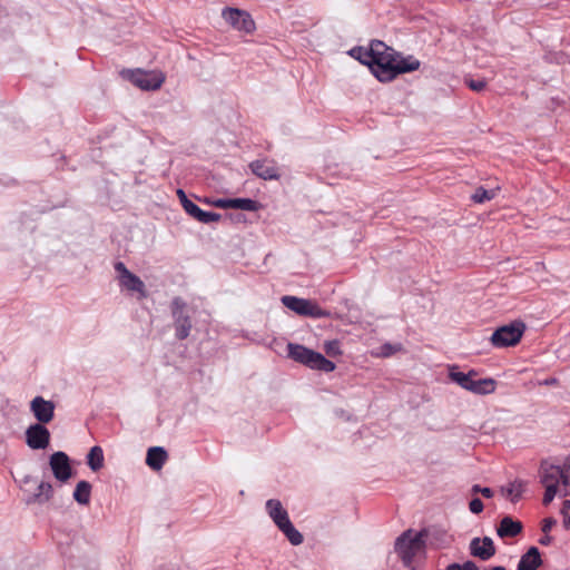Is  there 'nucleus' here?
Listing matches in <instances>:
<instances>
[{
    "label": "nucleus",
    "instance_id": "1",
    "mask_svg": "<svg viewBox=\"0 0 570 570\" xmlns=\"http://www.w3.org/2000/svg\"><path fill=\"white\" fill-rule=\"evenodd\" d=\"M371 57L368 68L374 77L381 82H389L395 79L394 62L399 52L381 40H372L370 43Z\"/></svg>",
    "mask_w": 570,
    "mask_h": 570
},
{
    "label": "nucleus",
    "instance_id": "2",
    "mask_svg": "<svg viewBox=\"0 0 570 570\" xmlns=\"http://www.w3.org/2000/svg\"><path fill=\"white\" fill-rule=\"evenodd\" d=\"M426 537V529H422L417 532L412 529H407L396 538L394 542V551L397 553L405 568L415 570L413 561L417 554L425 552Z\"/></svg>",
    "mask_w": 570,
    "mask_h": 570
},
{
    "label": "nucleus",
    "instance_id": "3",
    "mask_svg": "<svg viewBox=\"0 0 570 570\" xmlns=\"http://www.w3.org/2000/svg\"><path fill=\"white\" fill-rule=\"evenodd\" d=\"M287 351L288 357L312 370L330 373L333 372L336 367L335 363L326 358L323 354L313 351L304 345L288 343Z\"/></svg>",
    "mask_w": 570,
    "mask_h": 570
},
{
    "label": "nucleus",
    "instance_id": "4",
    "mask_svg": "<svg viewBox=\"0 0 570 570\" xmlns=\"http://www.w3.org/2000/svg\"><path fill=\"white\" fill-rule=\"evenodd\" d=\"M282 304L296 313L299 316L312 317V318H325L331 315V313L324 308H322L317 303L292 295H285L281 298Z\"/></svg>",
    "mask_w": 570,
    "mask_h": 570
},
{
    "label": "nucleus",
    "instance_id": "5",
    "mask_svg": "<svg viewBox=\"0 0 570 570\" xmlns=\"http://www.w3.org/2000/svg\"><path fill=\"white\" fill-rule=\"evenodd\" d=\"M170 308L175 336L177 340L184 341L189 336L193 327L191 317L187 312V304L181 297L177 296L173 298Z\"/></svg>",
    "mask_w": 570,
    "mask_h": 570
},
{
    "label": "nucleus",
    "instance_id": "6",
    "mask_svg": "<svg viewBox=\"0 0 570 570\" xmlns=\"http://www.w3.org/2000/svg\"><path fill=\"white\" fill-rule=\"evenodd\" d=\"M525 325L521 321H514L497 328L491 335V343L495 347H508L518 344L524 333Z\"/></svg>",
    "mask_w": 570,
    "mask_h": 570
},
{
    "label": "nucleus",
    "instance_id": "7",
    "mask_svg": "<svg viewBox=\"0 0 570 570\" xmlns=\"http://www.w3.org/2000/svg\"><path fill=\"white\" fill-rule=\"evenodd\" d=\"M224 20L234 29L245 33H252L255 30V22L250 14L240 9L225 8L222 12Z\"/></svg>",
    "mask_w": 570,
    "mask_h": 570
},
{
    "label": "nucleus",
    "instance_id": "8",
    "mask_svg": "<svg viewBox=\"0 0 570 570\" xmlns=\"http://www.w3.org/2000/svg\"><path fill=\"white\" fill-rule=\"evenodd\" d=\"M24 441L31 450H45L50 444V431L43 424L33 423L27 428Z\"/></svg>",
    "mask_w": 570,
    "mask_h": 570
},
{
    "label": "nucleus",
    "instance_id": "9",
    "mask_svg": "<svg viewBox=\"0 0 570 570\" xmlns=\"http://www.w3.org/2000/svg\"><path fill=\"white\" fill-rule=\"evenodd\" d=\"M49 465L53 476L60 482H67L72 475L70 459L62 451H57L50 455Z\"/></svg>",
    "mask_w": 570,
    "mask_h": 570
},
{
    "label": "nucleus",
    "instance_id": "10",
    "mask_svg": "<svg viewBox=\"0 0 570 570\" xmlns=\"http://www.w3.org/2000/svg\"><path fill=\"white\" fill-rule=\"evenodd\" d=\"M55 409L56 405L52 401L45 400L40 395L33 397L30 402V411L37 420L36 423L43 425L52 421L55 416Z\"/></svg>",
    "mask_w": 570,
    "mask_h": 570
},
{
    "label": "nucleus",
    "instance_id": "11",
    "mask_svg": "<svg viewBox=\"0 0 570 570\" xmlns=\"http://www.w3.org/2000/svg\"><path fill=\"white\" fill-rule=\"evenodd\" d=\"M471 556L479 558L482 561L491 559L495 552V546L490 537L473 538L469 546Z\"/></svg>",
    "mask_w": 570,
    "mask_h": 570
},
{
    "label": "nucleus",
    "instance_id": "12",
    "mask_svg": "<svg viewBox=\"0 0 570 570\" xmlns=\"http://www.w3.org/2000/svg\"><path fill=\"white\" fill-rule=\"evenodd\" d=\"M248 166L250 171L261 179L277 180L281 177L278 168L275 166L273 160L256 159L250 161Z\"/></svg>",
    "mask_w": 570,
    "mask_h": 570
},
{
    "label": "nucleus",
    "instance_id": "13",
    "mask_svg": "<svg viewBox=\"0 0 570 570\" xmlns=\"http://www.w3.org/2000/svg\"><path fill=\"white\" fill-rule=\"evenodd\" d=\"M540 482L547 487L552 484L558 488L560 483L563 484V473L560 465L550 464L543 461L540 465Z\"/></svg>",
    "mask_w": 570,
    "mask_h": 570
},
{
    "label": "nucleus",
    "instance_id": "14",
    "mask_svg": "<svg viewBox=\"0 0 570 570\" xmlns=\"http://www.w3.org/2000/svg\"><path fill=\"white\" fill-rule=\"evenodd\" d=\"M184 210L194 219L198 220L203 224H209L214 222H218L222 218L219 213L215 212H206L203 210L198 205H196L193 200H190L185 207Z\"/></svg>",
    "mask_w": 570,
    "mask_h": 570
},
{
    "label": "nucleus",
    "instance_id": "15",
    "mask_svg": "<svg viewBox=\"0 0 570 570\" xmlns=\"http://www.w3.org/2000/svg\"><path fill=\"white\" fill-rule=\"evenodd\" d=\"M523 525L520 521L514 520L510 515H505L501 519L498 528L497 534L500 538H514L522 532Z\"/></svg>",
    "mask_w": 570,
    "mask_h": 570
},
{
    "label": "nucleus",
    "instance_id": "16",
    "mask_svg": "<svg viewBox=\"0 0 570 570\" xmlns=\"http://www.w3.org/2000/svg\"><path fill=\"white\" fill-rule=\"evenodd\" d=\"M542 562L540 550L533 546L521 556L517 570H537L542 566Z\"/></svg>",
    "mask_w": 570,
    "mask_h": 570
},
{
    "label": "nucleus",
    "instance_id": "17",
    "mask_svg": "<svg viewBox=\"0 0 570 570\" xmlns=\"http://www.w3.org/2000/svg\"><path fill=\"white\" fill-rule=\"evenodd\" d=\"M131 81L134 85L144 90H156L160 88L164 79L158 77H153L147 72L138 70L132 75Z\"/></svg>",
    "mask_w": 570,
    "mask_h": 570
},
{
    "label": "nucleus",
    "instance_id": "18",
    "mask_svg": "<svg viewBox=\"0 0 570 570\" xmlns=\"http://www.w3.org/2000/svg\"><path fill=\"white\" fill-rule=\"evenodd\" d=\"M420 66V60L416 59L414 56L409 55L406 57H403L401 56V53H399V58H395L393 72H395L396 78L399 75L417 70Z\"/></svg>",
    "mask_w": 570,
    "mask_h": 570
},
{
    "label": "nucleus",
    "instance_id": "19",
    "mask_svg": "<svg viewBox=\"0 0 570 570\" xmlns=\"http://www.w3.org/2000/svg\"><path fill=\"white\" fill-rule=\"evenodd\" d=\"M168 458L167 451L163 446H151L147 451L146 464L155 470H160Z\"/></svg>",
    "mask_w": 570,
    "mask_h": 570
},
{
    "label": "nucleus",
    "instance_id": "20",
    "mask_svg": "<svg viewBox=\"0 0 570 570\" xmlns=\"http://www.w3.org/2000/svg\"><path fill=\"white\" fill-rule=\"evenodd\" d=\"M53 495V488L49 482L41 481L38 485L37 492L28 497L26 502L32 503H45L49 501Z\"/></svg>",
    "mask_w": 570,
    "mask_h": 570
},
{
    "label": "nucleus",
    "instance_id": "21",
    "mask_svg": "<svg viewBox=\"0 0 570 570\" xmlns=\"http://www.w3.org/2000/svg\"><path fill=\"white\" fill-rule=\"evenodd\" d=\"M119 285H120V287L127 289L128 292L138 293L139 298H146L147 297L146 286L144 284V282L140 279L139 276H137L134 273H131Z\"/></svg>",
    "mask_w": 570,
    "mask_h": 570
},
{
    "label": "nucleus",
    "instance_id": "22",
    "mask_svg": "<svg viewBox=\"0 0 570 570\" xmlns=\"http://www.w3.org/2000/svg\"><path fill=\"white\" fill-rule=\"evenodd\" d=\"M475 375H476V373L473 370H471L468 373H463V372L455 371V367H453L449 372L450 380L469 392L471 390L472 381Z\"/></svg>",
    "mask_w": 570,
    "mask_h": 570
},
{
    "label": "nucleus",
    "instance_id": "23",
    "mask_svg": "<svg viewBox=\"0 0 570 570\" xmlns=\"http://www.w3.org/2000/svg\"><path fill=\"white\" fill-rule=\"evenodd\" d=\"M497 382L491 377L475 380L473 377L470 392L478 395L491 394L495 391Z\"/></svg>",
    "mask_w": 570,
    "mask_h": 570
},
{
    "label": "nucleus",
    "instance_id": "24",
    "mask_svg": "<svg viewBox=\"0 0 570 570\" xmlns=\"http://www.w3.org/2000/svg\"><path fill=\"white\" fill-rule=\"evenodd\" d=\"M91 489L90 482L85 480L79 481L72 494L73 500L82 505L88 504L90 502Z\"/></svg>",
    "mask_w": 570,
    "mask_h": 570
},
{
    "label": "nucleus",
    "instance_id": "25",
    "mask_svg": "<svg viewBox=\"0 0 570 570\" xmlns=\"http://www.w3.org/2000/svg\"><path fill=\"white\" fill-rule=\"evenodd\" d=\"M525 488V483L521 480H514L510 482L508 485L501 489L502 493L511 500V502L515 503L523 494Z\"/></svg>",
    "mask_w": 570,
    "mask_h": 570
},
{
    "label": "nucleus",
    "instance_id": "26",
    "mask_svg": "<svg viewBox=\"0 0 570 570\" xmlns=\"http://www.w3.org/2000/svg\"><path fill=\"white\" fill-rule=\"evenodd\" d=\"M261 207V203L252 198H230L229 208L257 212Z\"/></svg>",
    "mask_w": 570,
    "mask_h": 570
},
{
    "label": "nucleus",
    "instance_id": "27",
    "mask_svg": "<svg viewBox=\"0 0 570 570\" xmlns=\"http://www.w3.org/2000/svg\"><path fill=\"white\" fill-rule=\"evenodd\" d=\"M87 464L95 472L104 466V451L99 445L90 449L87 454Z\"/></svg>",
    "mask_w": 570,
    "mask_h": 570
},
{
    "label": "nucleus",
    "instance_id": "28",
    "mask_svg": "<svg viewBox=\"0 0 570 570\" xmlns=\"http://www.w3.org/2000/svg\"><path fill=\"white\" fill-rule=\"evenodd\" d=\"M279 531L286 537V539L293 546H299L304 541L303 534L294 527L292 521L284 525L283 529H279Z\"/></svg>",
    "mask_w": 570,
    "mask_h": 570
},
{
    "label": "nucleus",
    "instance_id": "29",
    "mask_svg": "<svg viewBox=\"0 0 570 570\" xmlns=\"http://www.w3.org/2000/svg\"><path fill=\"white\" fill-rule=\"evenodd\" d=\"M366 53H370V47L364 48L362 46H356L348 51V55L352 58L368 67L372 56H367Z\"/></svg>",
    "mask_w": 570,
    "mask_h": 570
},
{
    "label": "nucleus",
    "instance_id": "30",
    "mask_svg": "<svg viewBox=\"0 0 570 570\" xmlns=\"http://www.w3.org/2000/svg\"><path fill=\"white\" fill-rule=\"evenodd\" d=\"M495 191L492 189H485L483 187H479L475 189L474 194L471 196L474 203L481 204L487 200H491L494 198Z\"/></svg>",
    "mask_w": 570,
    "mask_h": 570
},
{
    "label": "nucleus",
    "instance_id": "31",
    "mask_svg": "<svg viewBox=\"0 0 570 570\" xmlns=\"http://www.w3.org/2000/svg\"><path fill=\"white\" fill-rule=\"evenodd\" d=\"M265 509L269 518L272 519L274 515L278 514L279 512H283L285 510L283 508V504L277 499H269L265 503Z\"/></svg>",
    "mask_w": 570,
    "mask_h": 570
},
{
    "label": "nucleus",
    "instance_id": "32",
    "mask_svg": "<svg viewBox=\"0 0 570 570\" xmlns=\"http://www.w3.org/2000/svg\"><path fill=\"white\" fill-rule=\"evenodd\" d=\"M562 473H563V485H564V492L563 495H570V456L566 458L562 466Z\"/></svg>",
    "mask_w": 570,
    "mask_h": 570
},
{
    "label": "nucleus",
    "instance_id": "33",
    "mask_svg": "<svg viewBox=\"0 0 570 570\" xmlns=\"http://www.w3.org/2000/svg\"><path fill=\"white\" fill-rule=\"evenodd\" d=\"M445 570H479V567L475 562L468 560L463 563H451L445 568Z\"/></svg>",
    "mask_w": 570,
    "mask_h": 570
},
{
    "label": "nucleus",
    "instance_id": "34",
    "mask_svg": "<svg viewBox=\"0 0 570 570\" xmlns=\"http://www.w3.org/2000/svg\"><path fill=\"white\" fill-rule=\"evenodd\" d=\"M114 268L117 272L119 284L131 274V272L126 267L125 263L120 261L114 264Z\"/></svg>",
    "mask_w": 570,
    "mask_h": 570
},
{
    "label": "nucleus",
    "instance_id": "35",
    "mask_svg": "<svg viewBox=\"0 0 570 570\" xmlns=\"http://www.w3.org/2000/svg\"><path fill=\"white\" fill-rule=\"evenodd\" d=\"M114 268L117 272L119 284L131 274V272L126 267L125 263L120 261L114 264Z\"/></svg>",
    "mask_w": 570,
    "mask_h": 570
},
{
    "label": "nucleus",
    "instance_id": "36",
    "mask_svg": "<svg viewBox=\"0 0 570 570\" xmlns=\"http://www.w3.org/2000/svg\"><path fill=\"white\" fill-rule=\"evenodd\" d=\"M272 520L278 529H283L284 525L291 522L288 512L286 510H283V512H279L278 514L274 515Z\"/></svg>",
    "mask_w": 570,
    "mask_h": 570
},
{
    "label": "nucleus",
    "instance_id": "37",
    "mask_svg": "<svg viewBox=\"0 0 570 570\" xmlns=\"http://www.w3.org/2000/svg\"><path fill=\"white\" fill-rule=\"evenodd\" d=\"M204 203L215 206V207H218V208L226 209V208H229L230 198H216V199L204 198Z\"/></svg>",
    "mask_w": 570,
    "mask_h": 570
},
{
    "label": "nucleus",
    "instance_id": "38",
    "mask_svg": "<svg viewBox=\"0 0 570 570\" xmlns=\"http://www.w3.org/2000/svg\"><path fill=\"white\" fill-rule=\"evenodd\" d=\"M544 488H546V491H544L542 503L544 505H548L553 501L554 497L557 495L558 488L553 487L552 484L547 485Z\"/></svg>",
    "mask_w": 570,
    "mask_h": 570
},
{
    "label": "nucleus",
    "instance_id": "39",
    "mask_svg": "<svg viewBox=\"0 0 570 570\" xmlns=\"http://www.w3.org/2000/svg\"><path fill=\"white\" fill-rule=\"evenodd\" d=\"M465 83L471 90L476 92L482 91L487 86V82L483 79H466Z\"/></svg>",
    "mask_w": 570,
    "mask_h": 570
},
{
    "label": "nucleus",
    "instance_id": "40",
    "mask_svg": "<svg viewBox=\"0 0 570 570\" xmlns=\"http://www.w3.org/2000/svg\"><path fill=\"white\" fill-rule=\"evenodd\" d=\"M472 493H481L484 498L490 499L493 497L494 492L491 488L488 487H481L480 484H474L471 488Z\"/></svg>",
    "mask_w": 570,
    "mask_h": 570
},
{
    "label": "nucleus",
    "instance_id": "41",
    "mask_svg": "<svg viewBox=\"0 0 570 570\" xmlns=\"http://www.w3.org/2000/svg\"><path fill=\"white\" fill-rule=\"evenodd\" d=\"M325 352L331 356H336L342 353L337 341L326 342L325 343Z\"/></svg>",
    "mask_w": 570,
    "mask_h": 570
},
{
    "label": "nucleus",
    "instance_id": "42",
    "mask_svg": "<svg viewBox=\"0 0 570 570\" xmlns=\"http://www.w3.org/2000/svg\"><path fill=\"white\" fill-rule=\"evenodd\" d=\"M469 509L472 513L474 514H479L483 511L484 509V505H483V502L481 501V499L479 498H473L470 503H469Z\"/></svg>",
    "mask_w": 570,
    "mask_h": 570
},
{
    "label": "nucleus",
    "instance_id": "43",
    "mask_svg": "<svg viewBox=\"0 0 570 570\" xmlns=\"http://www.w3.org/2000/svg\"><path fill=\"white\" fill-rule=\"evenodd\" d=\"M557 523L556 519L553 518H546L542 521L541 530L543 533H549V531L554 527Z\"/></svg>",
    "mask_w": 570,
    "mask_h": 570
},
{
    "label": "nucleus",
    "instance_id": "44",
    "mask_svg": "<svg viewBox=\"0 0 570 570\" xmlns=\"http://www.w3.org/2000/svg\"><path fill=\"white\" fill-rule=\"evenodd\" d=\"M177 196L180 200L183 208L190 202V199L187 197L186 193L180 188L177 189Z\"/></svg>",
    "mask_w": 570,
    "mask_h": 570
},
{
    "label": "nucleus",
    "instance_id": "45",
    "mask_svg": "<svg viewBox=\"0 0 570 570\" xmlns=\"http://www.w3.org/2000/svg\"><path fill=\"white\" fill-rule=\"evenodd\" d=\"M551 542H552V537L549 535V533H544V535L539 539V543L541 546H549V544H551Z\"/></svg>",
    "mask_w": 570,
    "mask_h": 570
},
{
    "label": "nucleus",
    "instance_id": "46",
    "mask_svg": "<svg viewBox=\"0 0 570 570\" xmlns=\"http://www.w3.org/2000/svg\"><path fill=\"white\" fill-rule=\"evenodd\" d=\"M570 509V500H564L561 508V513L567 514V511Z\"/></svg>",
    "mask_w": 570,
    "mask_h": 570
},
{
    "label": "nucleus",
    "instance_id": "47",
    "mask_svg": "<svg viewBox=\"0 0 570 570\" xmlns=\"http://www.w3.org/2000/svg\"><path fill=\"white\" fill-rule=\"evenodd\" d=\"M564 518H563V527L566 530H570V515L568 514H563Z\"/></svg>",
    "mask_w": 570,
    "mask_h": 570
},
{
    "label": "nucleus",
    "instance_id": "48",
    "mask_svg": "<svg viewBox=\"0 0 570 570\" xmlns=\"http://www.w3.org/2000/svg\"><path fill=\"white\" fill-rule=\"evenodd\" d=\"M483 570H507L503 566L485 567Z\"/></svg>",
    "mask_w": 570,
    "mask_h": 570
},
{
    "label": "nucleus",
    "instance_id": "49",
    "mask_svg": "<svg viewBox=\"0 0 570 570\" xmlns=\"http://www.w3.org/2000/svg\"><path fill=\"white\" fill-rule=\"evenodd\" d=\"M556 382H557V380H556V379H547V380L544 381V384H546V385H552V384H554Z\"/></svg>",
    "mask_w": 570,
    "mask_h": 570
},
{
    "label": "nucleus",
    "instance_id": "50",
    "mask_svg": "<svg viewBox=\"0 0 570 570\" xmlns=\"http://www.w3.org/2000/svg\"><path fill=\"white\" fill-rule=\"evenodd\" d=\"M30 480H31V476H29V475L24 478L26 483H28Z\"/></svg>",
    "mask_w": 570,
    "mask_h": 570
}]
</instances>
